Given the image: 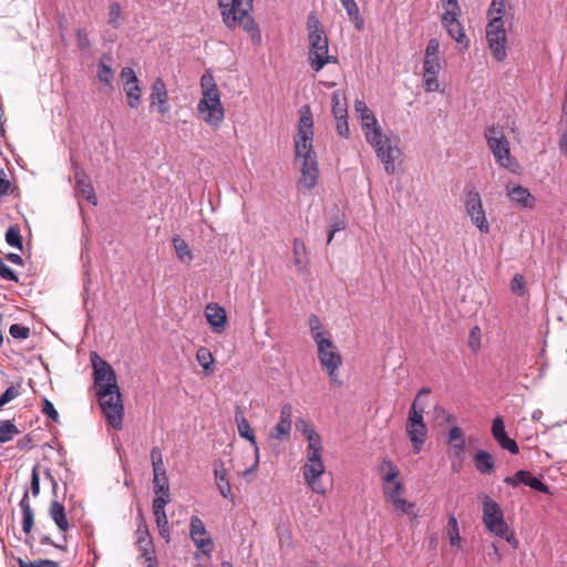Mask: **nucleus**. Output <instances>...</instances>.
Returning <instances> with one entry per match:
<instances>
[{
	"instance_id": "nucleus-1",
	"label": "nucleus",
	"mask_w": 567,
	"mask_h": 567,
	"mask_svg": "<svg viewBox=\"0 0 567 567\" xmlns=\"http://www.w3.org/2000/svg\"><path fill=\"white\" fill-rule=\"evenodd\" d=\"M94 384L100 406L109 425L121 430L123 425V402L114 369L96 353L91 354Z\"/></svg>"
},
{
	"instance_id": "nucleus-2",
	"label": "nucleus",
	"mask_w": 567,
	"mask_h": 567,
	"mask_svg": "<svg viewBox=\"0 0 567 567\" xmlns=\"http://www.w3.org/2000/svg\"><path fill=\"white\" fill-rule=\"evenodd\" d=\"M313 120L309 106L300 110L298 132L295 137L296 162L300 165L299 184L307 189L315 187L319 176L317 155L313 151Z\"/></svg>"
},
{
	"instance_id": "nucleus-3",
	"label": "nucleus",
	"mask_w": 567,
	"mask_h": 567,
	"mask_svg": "<svg viewBox=\"0 0 567 567\" xmlns=\"http://www.w3.org/2000/svg\"><path fill=\"white\" fill-rule=\"evenodd\" d=\"M354 111L359 114L367 142L374 148L377 157L384 165L385 172L390 175L394 174L396 171L395 161L401 156L400 147L391 138L383 135L378 120L364 101L357 100Z\"/></svg>"
},
{
	"instance_id": "nucleus-4",
	"label": "nucleus",
	"mask_w": 567,
	"mask_h": 567,
	"mask_svg": "<svg viewBox=\"0 0 567 567\" xmlns=\"http://www.w3.org/2000/svg\"><path fill=\"white\" fill-rule=\"evenodd\" d=\"M200 89L203 97L198 102L197 110L207 124L218 127L224 121L225 111L214 75L209 71L202 75Z\"/></svg>"
},
{
	"instance_id": "nucleus-5",
	"label": "nucleus",
	"mask_w": 567,
	"mask_h": 567,
	"mask_svg": "<svg viewBox=\"0 0 567 567\" xmlns=\"http://www.w3.org/2000/svg\"><path fill=\"white\" fill-rule=\"evenodd\" d=\"M430 392V388H422L417 392L414 401L412 402L406 420V434L415 453H419L422 450L427 437V427L423 419V413L426 405V398Z\"/></svg>"
},
{
	"instance_id": "nucleus-6",
	"label": "nucleus",
	"mask_w": 567,
	"mask_h": 567,
	"mask_svg": "<svg viewBox=\"0 0 567 567\" xmlns=\"http://www.w3.org/2000/svg\"><path fill=\"white\" fill-rule=\"evenodd\" d=\"M484 137L491 150L495 162L504 168H511L515 159L511 154L509 142L505 136L504 127L501 125H491L484 130Z\"/></svg>"
},
{
	"instance_id": "nucleus-7",
	"label": "nucleus",
	"mask_w": 567,
	"mask_h": 567,
	"mask_svg": "<svg viewBox=\"0 0 567 567\" xmlns=\"http://www.w3.org/2000/svg\"><path fill=\"white\" fill-rule=\"evenodd\" d=\"M309 39V61L312 70L319 72L330 62H337V59L329 55V41L324 33L308 34Z\"/></svg>"
},
{
	"instance_id": "nucleus-8",
	"label": "nucleus",
	"mask_w": 567,
	"mask_h": 567,
	"mask_svg": "<svg viewBox=\"0 0 567 567\" xmlns=\"http://www.w3.org/2000/svg\"><path fill=\"white\" fill-rule=\"evenodd\" d=\"M486 40L493 58L503 61L506 58V31L499 17L489 20L486 25Z\"/></svg>"
},
{
	"instance_id": "nucleus-9",
	"label": "nucleus",
	"mask_w": 567,
	"mask_h": 567,
	"mask_svg": "<svg viewBox=\"0 0 567 567\" xmlns=\"http://www.w3.org/2000/svg\"><path fill=\"white\" fill-rule=\"evenodd\" d=\"M483 522L486 528L496 536H504L508 529L499 505L487 495L483 499Z\"/></svg>"
},
{
	"instance_id": "nucleus-10",
	"label": "nucleus",
	"mask_w": 567,
	"mask_h": 567,
	"mask_svg": "<svg viewBox=\"0 0 567 567\" xmlns=\"http://www.w3.org/2000/svg\"><path fill=\"white\" fill-rule=\"evenodd\" d=\"M223 21L229 29L237 27L238 20L246 17L252 8V0H218Z\"/></svg>"
},
{
	"instance_id": "nucleus-11",
	"label": "nucleus",
	"mask_w": 567,
	"mask_h": 567,
	"mask_svg": "<svg viewBox=\"0 0 567 567\" xmlns=\"http://www.w3.org/2000/svg\"><path fill=\"white\" fill-rule=\"evenodd\" d=\"M465 212L471 221L477 227L482 234L489 233V224L486 219V214L483 207L481 195L476 190H470L466 194Z\"/></svg>"
},
{
	"instance_id": "nucleus-12",
	"label": "nucleus",
	"mask_w": 567,
	"mask_h": 567,
	"mask_svg": "<svg viewBox=\"0 0 567 567\" xmlns=\"http://www.w3.org/2000/svg\"><path fill=\"white\" fill-rule=\"evenodd\" d=\"M302 473L306 483L317 494H326V488L319 482V477L324 473L322 455H307V462L302 466Z\"/></svg>"
},
{
	"instance_id": "nucleus-13",
	"label": "nucleus",
	"mask_w": 567,
	"mask_h": 567,
	"mask_svg": "<svg viewBox=\"0 0 567 567\" xmlns=\"http://www.w3.org/2000/svg\"><path fill=\"white\" fill-rule=\"evenodd\" d=\"M318 347V358L324 368L339 369L342 364V358L332 340L323 336L316 334Z\"/></svg>"
},
{
	"instance_id": "nucleus-14",
	"label": "nucleus",
	"mask_w": 567,
	"mask_h": 567,
	"mask_svg": "<svg viewBox=\"0 0 567 567\" xmlns=\"http://www.w3.org/2000/svg\"><path fill=\"white\" fill-rule=\"evenodd\" d=\"M137 539L136 545L138 549L141 550V559H143V564L146 565V567H155V561L152 556L153 554V544L150 537L148 528L146 525V522L142 514L138 515V524H137Z\"/></svg>"
},
{
	"instance_id": "nucleus-15",
	"label": "nucleus",
	"mask_w": 567,
	"mask_h": 567,
	"mask_svg": "<svg viewBox=\"0 0 567 567\" xmlns=\"http://www.w3.org/2000/svg\"><path fill=\"white\" fill-rule=\"evenodd\" d=\"M189 535L196 547L209 556L214 545L213 538L207 535L203 520L197 516L190 518Z\"/></svg>"
},
{
	"instance_id": "nucleus-16",
	"label": "nucleus",
	"mask_w": 567,
	"mask_h": 567,
	"mask_svg": "<svg viewBox=\"0 0 567 567\" xmlns=\"http://www.w3.org/2000/svg\"><path fill=\"white\" fill-rule=\"evenodd\" d=\"M442 69L441 60L423 59V87L426 92H439L440 83L437 76Z\"/></svg>"
},
{
	"instance_id": "nucleus-17",
	"label": "nucleus",
	"mask_w": 567,
	"mask_h": 567,
	"mask_svg": "<svg viewBox=\"0 0 567 567\" xmlns=\"http://www.w3.org/2000/svg\"><path fill=\"white\" fill-rule=\"evenodd\" d=\"M292 426V405L290 403L282 404L280 409L279 422L271 430L270 437L278 441L286 440Z\"/></svg>"
},
{
	"instance_id": "nucleus-18",
	"label": "nucleus",
	"mask_w": 567,
	"mask_h": 567,
	"mask_svg": "<svg viewBox=\"0 0 567 567\" xmlns=\"http://www.w3.org/2000/svg\"><path fill=\"white\" fill-rule=\"evenodd\" d=\"M150 100L152 105L157 107V112L162 115L169 112L168 93L165 82L161 78H156L152 84Z\"/></svg>"
},
{
	"instance_id": "nucleus-19",
	"label": "nucleus",
	"mask_w": 567,
	"mask_h": 567,
	"mask_svg": "<svg viewBox=\"0 0 567 567\" xmlns=\"http://www.w3.org/2000/svg\"><path fill=\"white\" fill-rule=\"evenodd\" d=\"M205 316L215 333H221L227 323L226 311L217 303H208L205 308Z\"/></svg>"
},
{
	"instance_id": "nucleus-20",
	"label": "nucleus",
	"mask_w": 567,
	"mask_h": 567,
	"mask_svg": "<svg viewBox=\"0 0 567 567\" xmlns=\"http://www.w3.org/2000/svg\"><path fill=\"white\" fill-rule=\"evenodd\" d=\"M73 167L76 194L83 196L90 204L95 206L97 204V198L92 184L86 179L85 174L75 164H73Z\"/></svg>"
},
{
	"instance_id": "nucleus-21",
	"label": "nucleus",
	"mask_w": 567,
	"mask_h": 567,
	"mask_svg": "<svg viewBox=\"0 0 567 567\" xmlns=\"http://www.w3.org/2000/svg\"><path fill=\"white\" fill-rule=\"evenodd\" d=\"M165 501L163 498L153 499V514L155 517L156 525L158 527L159 535L166 540H169V525L165 513Z\"/></svg>"
},
{
	"instance_id": "nucleus-22",
	"label": "nucleus",
	"mask_w": 567,
	"mask_h": 567,
	"mask_svg": "<svg viewBox=\"0 0 567 567\" xmlns=\"http://www.w3.org/2000/svg\"><path fill=\"white\" fill-rule=\"evenodd\" d=\"M214 475H215V481H216V485L218 487V491L220 492V494L227 498V499H231L233 498V492H231V486H230V482L227 477V471L225 468V465L221 461H218V462H215L214 464Z\"/></svg>"
},
{
	"instance_id": "nucleus-23",
	"label": "nucleus",
	"mask_w": 567,
	"mask_h": 567,
	"mask_svg": "<svg viewBox=\"0 0 567 567\" xmlns=\"http://www.w3.org/2000/svg\"><path fill=\"white\" fill-rule=\"evenodd\" d=\"M507 195L512 202L517 204L518 206L525 208H533L535 205V197L530 194V192L520 186H514L512 188H507Z\"/></svg>"
},
{
	"instance_id": "nucleus-24",
	"label": "nucleus",
	"mask_w": 567,
	"mask_h": 567,
	"mask_svg": "<svg viewBox=\"0 0 567 567\" xmlns=\"http://www.w3.org/2000/svg\"><path fill=\"white\" fill-rule=\"evenodd\" d=\"M19 506L22 512V530L25 534H30L34 524V514L30 505L28 489L24 491L23 496L19 503Z\"/></svg>"
},
{
	"instance_id": "nucleus-25",
	"label": "nucleus",
	"mask_w": 567,
	"mask_h": 567,
	"mask_svg": "<svg viewBox=\"0 0 567 567\" xmlns=\"http://www.w3.org/2000/svg\"><path fill=\"white\" fill-rule=\"evenodd\" d=\"M50 516L61 532H66L70 528L64 506L58 501H52L50 504Z\"/></svg>"
},
{
	"instance_id": "nucleus-26",
	"label": "nucleus",
	"mask_w": 567,
	"mask_h": 567,
	"mask_svg": "<svg viewBox=\"0 0 567 567\" xmlns=\"http://www.w3.org/2000/svg\"><path fill=\"white\" fill-rule=\"evenodd\" d=\"M443 27L446 29L449 35L454 39L458 44L467 45L466 35L464 33L463 27L458 21V18L441 20Z\"/></svg>"
},
{
	"instance_id": "nucleus-27",
	"label": "nucleus",
	"mask_w": 567,
	"mask_h": 567,
	"mask_svg": "<svg viewBox=\"0 0 567 567\" xmlns=\"http://www.w3.org/2000/svg\"><path fill=\"white\" fill-rule=\"evenodd\" d=\"M342 7L344 8L350 21L353 23L354 28L359 31L364 29V19L360 14L358 4L355 0H339Z\"/></svg>"
},
{
	"instance_id": "nucleus-28",
	"label": "nucleus",
	"mask_w": 567,
	"mask_h": 567,
	"mask_svg": "<svg viewBox=\"0 0 567 567\" xmlns=\"http://www.w3.org/2000/svg\"><path fill=\"white\" fill-rule=\"evenodd\" d=\"M474 465L476 470L484 475L489 474L495 467L492 454L485 450L476 452L474 455Z\"/></svg>"
},
{
	"instance_id": "nucleus-29",
	"label": "nucleus",
	"mask_w": 567,
	"mask_h": 567,
	"mask_svg": "<svg viewBox=\"0 0 567 567\" xmlns=\"http://www.w3.org/2000/svg\"><path fill=\"white\" fill-rule=\"evenodd\" d=\"M235 420L237 423V429H238L239 435L241 437L248 440L251 443V445L254 446L255 454H258L259 447L256 442L254 430L251 429L249 422L246 420V417L244 415H238V414H236Z\"/></svg>"
},
{
	"instance_id": "nucleus-30",
	"label": "nucleus",
	"mask_w": 567,
	"mask_h": 567,
	"mask_svg": "<svg viewBox=\"0 0 567 567\" xmlns=\"http://www.w3.org/2000/svg\"><path fill=\"white\" fill-rule=\"evenodd\" d=\"M391 506L394 512L406 515L411 520H414L419 516V509L414 502H409L403 497L396 498Z\"/></svg>"
},
{
	"instance_id": "nucleus-31",
	"label": "nucleus",
	"mask_w": 567,
	"mask_h": 567,
	"mask_svg": "<svg viewBox=\"0 0 567 567\" xmlns=\"http://www.w3.org/2000/svg\"><path fill=\"white\" fill-rule=\"evenodd\" d=\"M172 243L178 260L185 264H189L193 259V255L188 244L179 235H175L172 239Z\"/></svg>"
},
{
	"instance_id": "nucleus-32",
	"label": "nucleus",
	"mask_w": 567,
	"mask_h": 567,
	"mask_svg": "<svg viewBox=\"0 0 567 567\" xmlns=\"http://www.w3.org/2000/svg\"><path fill=\"white\" fill-rule=\"evenodd\" d=\"M331 103L334 118L348 117V107L343 92L334 91L331 96Z\"/></svg>"
},
{
	"instance_id": "nucleus-33",
	"label": "nucleus",
	"mask_w": 567,
	"mask_h": 567,
	"mask_svg": "<svg viewBox=\"0 0 567 567\" xmlns=\"http://www.w3.org/2000/svg\"><path fill=\"white\" fill-rule=\"evenodd\" d=\"M111 61V56L107 54H104L97 64V79L99 81L106 86L111 85V81L113 78V70L110 64L106 62Z\"/></svg>"
},
{
	"instance_id": "nucleus-34",
	"label": "nucleus",
	"mask_w": 567,
	"mask_h": 567,
	"mask_svg": "<svg viewBox=\"0 0 567 567\" xmlns=\"http://www.w3.org/2000/svg\"><path fill=\"white\" fill-rule=\"evenodd\" d=\"M123 90L125 92L128 106L131 109H136L141 102L140 82L123 83Z\"/></svg>"
},
{
	"instance_id": "nucleus-35",
	"label": "nucleus",
	"mask_w": 567,
	"mask_h": 567,
	"mask_svg": "<svg viewBox=\"0 0 567 567\" xmlns=\"http://www.w3.org/2000/svg\"><path fill=\"white\" fill-rule=\"evenodd\" d=\"M446 535L452 547L458 548L461 546L462 538L460 536L458 523L454 514L449 515Z\"/></svg>"
},
{
	"instance_id": "nucleus-36",
	"label": "nucleus",
	"mask_w": 567,
	"mask_h": 567,
	"mask_svg": "<svg viewBox=\"0 0 567 567\" xmlns=\"http://www.w3.org/2000/svg\"><path fill=\"white\" fill-rule=\"evenodd\" d=\"M380 472L382 474L383 484H391L395 480H399L400 471L389 458L383 460Z\"/></svg>"
},
{
	"instance_id": "nucleus-37",
	"label": "nucleus",
	"mask_w": 567,
	"mask_h": 567,
	"mask_svg": "<svg viewBox=\"0 0 567 567\" xmlns=\"http://www.w3.org/2000/svg\"><path fill=\"white\" fill-rule=\"evenodd\" d=\"M155 498H163L165 504L171 502L169 483L167 476L153 478Z\"/></svg>"
},
{
	"instance_id": "nucleus-38",
	"label": "nucleus",
	"mask_w": 567,
	"mask_h": 567,
	"mask_svg": "<svg viewBox=\"0 0 567 567\" xmlns=\"http://www.w3.org/2000/svg\"><path fill=\"white\" fill-rule=\"evenodd\" d=\"M196 360L198 364L203 368L204 373L206 375H210L213 373L212 365L214 363V357L207 348L202 347L197 350Z\"/></svg>"
},
{
	"instance_id": "nucleus-39",
	"label": "nucleus",
	"mask_w": 567,
	"mask_h": 567,
	"mask_svg": "<svg viewBox=\"0 0 567 567\" xmlns=\"http://www.w3.org/2000/svg\"><path fill=\"white\" fill-rule=\"evenodd\" d=\"M20 431L11 420H0V443H7Z\"/></svg>"
},
{
	"instance_id": "nucleus-40",
	"label": "nucleus",
	"mask_w": 567,
	"mask_h": 567,
	"mask_svg": "<svg viewBox=\"0 0 567 567\" xmlns=\"http://www.w3.org/2000/svg\"><path fill=\"white\" fill-rule=\"evenodd\" d=\"M443 13L441 20L455 19L461 16V7L457 0H441Z\"/></svg>"
},
{
	"instance_id": "nucleus-41",
	"label": "nucleus",
	"mask_w": 567,
	"mask_h": 567,
	"mask_svg": "<svg viewBox=\"0 0 567 567\" xmlns=\"http://www.w3.org/2000/svg\"><path fill=\"white\" fill-rule=\"evenodd\" d=\"M403 484L401 481L395 480L391 484L383 485V495L388 503H393L396 498L401 497Z\"/></svg>"
},
{
	"instance_id": "nucleus-42",
	"label": "nucleus",
	"mask_w": 567,
	"mask_h": 567,
	"mask_svg": "<svg viewBox=\"0 0 567 567\" xmlns=\"http://www.w3.org/2000/svg\"><path fill=\"white\" fill-rule=\"evenodd\" d=\"M292 250L295 256V265L299 270H303L306 268V264L303 262L302 256L307 254V247L305 243L299 238H295Z\"/></svg>"
},
{
	"instance_id": "nucleus-43",
	"label": "nucleus",
	"mask_w": 567,
	"mask_h": 567,
	"mask_svg": "<svg viewBox=\"0 0 567 567\" xmlns=\"http://www.w3.org/2000/svg\"><path fill=\"white\" fill-rule=\"evenodd\" d=\"M6 241L9 246L16 247L20 250L23 248L20 229L18 226H10L6 231Z\"/></svg>"
},
{
	"instance_id": "nucleus-44",
	"label": "nucleus",
	"mask_w": 567,
	"mask_h": 567,
	"mask_svg": "<svg viewBox=\"0 0 567 567\" xmlns=\"http://www.w3.org/2000/svg\"><path fill=\"white\" fill-rule=\"evenodd\" d=\"M307 437L308 449L307 455H322L321 437L317 432H309Z\"/></svg>"
},
{
	"instance_id": "nucleus-45",
	"label": "nucleus",
	"mask_w": 567,
	"mask_h": 567,
	"mask_svg": "<svg viewBox=\"0 0 567 567\" xmlns=\"http://www.w3.org/2000/svg\"><path fill=\"white\" fill-rule=\"evenodd\" d=\"M495 441L502 449L508 451L511 454H517L519 452L516 441L511 439L507 432L496 437Z\"/></svg>"
},
{
	"instance_id": "nucleus-46",
	"label": "nucleus",
	"mask_w": 567,
	"mask_h": 567,
	"mask_svg": "<svg viewBox=\"0 0 567 567\" xmlns=\"http://www.w3.org/2000/svg\"><path fill=\"white\" fill-rule=\"evenodd\" d=\"M440 53V41L436 38H432L429 40L427 45L424 51V59L430 60H441L439 56Z\"/></svg>"
},
{
	"instance_id": "nucleus-47",
	"label": "nucleus",
	"mask_w": 567,
	"mask_h": 567,
	"mask_svg": "<svg viewBox=\"0 0 567 567\" xmlns=\"http://www.w3.org/2000/svg\"><path fill=\"white\" fill-rule=\"evenodd\" d=\"M506 0H492L491 6L488 8V17L492 19L499 17L503 20V14L505 12Z\"/></svg>"
},
{
	"instance_id": "nucleus-48",
	"label": "nucleus",
	"mask_w": 567,
	"mask_h": 567,
	"mask_svg": "<svg viewBox=\"0 0 567 567\" xmlns=\"http://www.w3.org/2000/svg\"><path fill=\"white\" fill-rule=\"evenodd\" d=\"M19 567H60L58 561L51 559H40L33 561H25L21 558L18 559Z\"/></svg>"
},
{
	"instance_id": "nucleus-49",
	"label": "nucleus",
	"mask_w": 567,
	"mask_h": 567,
	"mask_svg": "<svg viewBox=\"0 0 567 567\" xmlns=\"http://www.w3.org/2000/svg\"><path fill=\"white\" fill-rule=\"evenodd\" d=\"M449 449V457L454 460H465V441L451 443Z\"/></svg>"
},
{
	"instance_id": "nucleus-50",
	"label": "nucleus",
	"mask_w": 567,
	"mask_h": 567,
	"mask_svg": "<svg viewBox=\"0 0 567 567\" xmlns=\"http://www.w3.org/2000/svg\"><path fill=\"white\" fill-rule=\"evenodd\" d=\"M109 24L114 29L121 25V7L116 2L110 6Z\"/></svg>"
},
{
	"instance_id": "nucleus-51",
	"label": "nucleus",
	"mask_w": 567,
	"mask_h": 567,
	"mask_svg": "<svg viewBox=\"0 0 567 567\" xmlns=\"http://www.w3.org/2000/svg\"><path fill=\"white\" fill-rule=\"evenodd\" d=\"M20 395V386L11 385L0 395V410Z\"/></svg>"
},
{
	"instance_id": "nucleus-52",
	"label": "nucleus",
	"mask_w": 567,
	"mask_h": 567,
	"mask_svg": "<svg viewBox=\"0 0 567 567\" xmlns=\"http://www.w3.org/2000/svg\"><path fill=\"white\" fill-rule=\"evenodd\" d=\"M522 484L529 486L530 488L547 493L548 487L537 477L533 476L530 472H528V476L524 478V482Z\"/></svg>"
},
{
	"instance_id": "nucleus-53",
	"label": "nucleus",
	"mask_w": 567,
	"mask_h": 567,
	"mask_svg": "<svg viewBox=\"0 0 567 567\" xmlns=\"http://www.w3.org/2000/svg\"><path fill=\"white\" fill-rule=\"evenodd\" d=\"M511 289L513 293L522 297L525 293V278L520 274H516L511 282Z\"/></svg>"
},
{
	"instance_id": "nucleus-54",
	"label": "nucleus",
	"mask_w": 567,
	"mask_h": 567,
	"mask_svg": "<svg viewBox=\"0 0 567 567\" xmlns=\"http://www.w3.org/2000/svg\"><path fill=\"white\" fill-rule=\"evenodd\" d=\"M9 332L14 339H27L30 336V329L19 323L11 324Z\"/></svg>"
},
{
	"instance_id": "nucleus-55",
	"label": "nucleus",
	"mask_w": 567,
	"mask_h": 567,
	"mask_svg": "<svg viewBox=\"0 0 567 567\" xmlns=\"http://www.w3.org/2000/svg\"><path fill=\"white\" fill-rule=\"evenodd\" d=\"M307 27L309 30V34H321L324 33L321 22L316 17L315 13H310L308 17Z\"/></svg>"
},
{
	"instance_id": "nucleus-56",
	"label": "nucleus",
	"mask_w": 567,
	"mask_h": 567,
	"mask_svg": "<svg viewBox=\"0 0 567 567\" xmlns=\"http://www.w3.org/2000/svg\"><path fill=\"white\" fill-rule=\"evenodd\" d=\"M0 277L6 280H9V281H14V282L19 281L18 275L9 266L6 265V262L2 260L1 257H0Z\"/></svg>"
},
{
	"instance_id": "nucleus-57",
	"label": "nucleus",
	"mask_w": 567,
	"mask_h": 567,
	"mask_svg": "<svg viewBox=\"0 0 567 567\" xmlns=\"http://www.w3.org/2000/svg\"><path fill=\"white\" fill-rule=\"evenodd\" d=\"M42 412L49 419H51L53 422H58L59 421V413H58V411L55 410L53 403L50 400H48V399L43 400Z\"/></svg>"
},
{
	"instance_id": "nucleus-58",
	"label": "nucleus",
	"mask_w": 567,
	"mask_h": 567,
	"mask_svg": "<svg viewBox=\"0 0 567 567\" xmlns=\"http://www.w3.org/2000/svg\"><path fill=\"white\" fill-rule=\"evenodd\" d=\"M527 476H528V471L520 470V471L516 472V474L514 476L505 477L504 483L507 485H511L513 487H516L519 484H522V482H524V478Z\"/></svg>"
},
{
	"instance_id": "nucleus-59",
	"label": "nucleus",
	"mask_w": 567,
	"mask_h": 567,
	"mask_svg": "<svg viewBox=\"0 0 567 567\" xmlns=\"http://www.w3.org/2000/svg\"><path fill=\"white\" fill-rule=\"evenodd\" d=\"M492 435L494 440L498 437L499 435H503L506 433L504 420L502 416H496L492 422Z\"/></svg>"
},
{
	"instance_id": "nucleus-60",
	"label": "nucleus",
	"mask_w": 567,
	"mask_h": 567,
	"mask_svg": "<svg viewBox=\"0 0 567 567\" xmlns=\"http://www.w3.org/2000/svg\"><path fill=\"white\" fill-rule=\"evenodd\" d=\"M309 326L313 340L316 341V334L323 336L321 328V321L316 315H311L309 318Z\"/></svg>"
},
{
	"instance_id": "nucleus-61",
	"label": "nucleus",
	"mask_w": 567,
	"mask_h": 567,
	"mask_svg": "<svg viewBox=\"0 0 567 567\" xmlns=\"http://www.w3.org/2000/svg\"><path fill=\"white\" fill-rule=\"evenodd\" d=\"M447 441L450 444L455 442H464L465 436L463 431L456 425L452 426L451 430L449 431Z\"/></svg>"
},
{
	"instance_id": "nucleus-62",
	"label": "nucleus",
	"mask_w": 567,
	"mask_h": 567,
	"mask_svg": "<svg viewBox=\"0 0 567 567\" xmlns=\"http://www.w3.org/2000/svg\"><path fill=\"white\" fill-rule=\"evenodd\" d=\"M337 125V132L341 137L348 138L350 131H349V124H348V117H341L336 118Z\"/></svg>"
},
{
	"instance_id": "nucleus-63",
	"label": "nucleus",
	"mask_w": 567,
	"mask_h": 567,
	"mask_svg": "<svg viewBox=\"0 0 567 567\" xmlns=\"http://www.w3.org/2000/svg\"><path fill=\"white\" fill-rule=\"evenodd\" d=\"M468 346L473 351L480 348V328L474 327L470 332Z\"/></svg>"
},
{
	"instance_id": "nucleus-64",
	"label": "nucleus",
	"mask_w": 567,
	"mask_h": 567,
	"mask_svg": "<svg viewBox=\"0 0 567 567\" xmlns=\"http://www.w3.org/2000/svg\"><path fill=\"white\" fill-rule=\"evenodd\" d=\"M76 41L80 49L85 50L91 45L90 39L86 32L82 29L76 30Z\"/></svg>"
}]
</instances>
